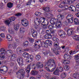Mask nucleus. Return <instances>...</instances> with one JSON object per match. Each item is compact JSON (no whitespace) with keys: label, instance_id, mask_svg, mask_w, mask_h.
I'll use <instances>...</instances> for the list:
<instances>
[{"label":"nucleus","instance_id":"obj_1","mask_svg":"<svg viewBox=\"0 0 79 79\" xmlns=\"http://www.w3.org/2000/svg\"><path fill=\"white\" fill-rule=\"evenodd\" d=\"M56 61L53 59H50L44 64L45 69L49 72H53L56 69Z\"/></svg>","mask_w":79,"mask_h":79},{"label":"nucleus","instance_id":"obj_2","mask_svg":"<svg viewBox=\"0 0 79 79\" xmlns=\"http://www.w3.org/2000/svg\"><path fill=\"white\" fill-rule=\"evenodd\" d=\"M23 55L24 58H26L28 59V60L27 61V63H31L32 61L33 58H34V57L32 55H29V53L26 52H24Z\"/></svg>","mask_w":79,"mask_h":79},{"label":"nucleus","instance_id":"obj_3","mask_svg":"<svg viewBox=\"0 0 79 79\" xmlns=\"http://www.w3.org/2000/svg\"><path fill=\"white\" fill-rule=\"evenodd\" d=\"M56 30L55 29L52 30H47L46 31V32L47 34H52V35L54 37L56 36V34L55 32Z\"/></svg>","mask_w":79,"mask_h":79},{"label":"nucleus","instance_id":"obj_4","mask_svg":"<svg viewBox=\"0 0 79 79\" xmlns=\"http://www.w3.org/2000/svg\"><path fill=\"white\" fill-rule=\"evenodd\" d=\"M76 0H64L62 2L61 4L64 5H65L67 3H69L70 5L72 4Z\"/></svg>","mask_w":79,"mask_h":79},{"label":"nucleus","instance_id":"obj_5","mask_svg":"<svg viewBox=\"0 0 79 79\" xmlns=\"http://www.w3.org/2000/svg\"><path fill=\"white\" fill-rule=\"evenodd\" d=\"M31 33L32 37H33L34 38L37 37L38 33L37 31L35 30L34 29H32L31 30Z\"/></svg>","mask_w":79,"mask_h":79},{"label":"nucleus","instance_id":"obj_6","mask_svg":"<svg viewBox=\"0 0 79 79\" xmlns=\"http://www.w3.org/2000/svg\"><path fill=\"white\" fill-rule=\"evenodd\" d=\"M58 21L59 20L58 19H55V18H52L50 20V23L53 25H55V23L56 24L57 23H58Z\"/></svg>","mask_w":79,"mask_h":79},{"label":"nucleus","instance_id":"obj_7","mask_svg":"<svg viewBox=\"0 0 79 79\" xmlns=\"http://www.w3.org/2000/svg\"><path fill=\"white\" fill-rule=\"evenodd\" d=\"M21 21H22V23H23V24L22 23V24L23 26H25V27L27 26L28 24H29V22L26 19H24L21 20Z\"/></svg>","mask_w":79,"mask_h":79},{"label":"nucleus","instance_id":"obj_8","mask_svg":"<svg viewBox=\"0 0 79 79\" xmlns=\"http://www.w3.org/2000/svg\"><path fill=\"white\" fill-rule=\"evenodd\" d=\"M67 34L68 36H70L71 35H73L74 34V31L71 29H69L67 31Z\"/></svg>","mask_w":79,"mask_h":79},{"label":"nucleus","instance_id":"obj_9","mask_svg":"<svg viewBox=\"0 0 79 79\" xmlns=\"http://www.w3.org/2000/svg\"><path fill=\"white\" fill-rule=\"evenodd\" d=\"M36 65L38 67V68H42L44 66V64L42 62H37L36 63Z\"/></svg>","mask_w":79,"mask_h":79},{"label":"nucleus","instance_id":"obj_10","mask_svg":"<svg viewBox=\"0 0 79 79\" xmlns=\"http://www.w3.org/2000/svg\"><path fill=\"white\" fill-rule=\"evenodd\" d=\"M57 18L59 21H61L64 19V15H57Z\"/></svg>","mask_w":79,"mask_h":79},{"label":"nucleus","instance_id":"obj_11","mask_svg":"<svg viewBox=\"0 0 79 79\" xmlns=\"http://www.w3.org/2000/svg\"><path fill=\"white\" fill-rule=\"evenodd\" d=\"M62 26L61 21H59L56 24V28H60Z\"/></svg>","mask_w":79,"mask_h":79},{"label":"nucleus","instance_id":"obj_12","mask_svg":"<svg viewBox=\"0 0 79 79\" xmlns=\"http://www.w3.org/2000/svg\"><path fill=\"white\" fill-rule=\"evenodd\" d=\"M69 9L71 11H76V7L72 5L70 6L69 8Z\"/></svg>","mask_w":79,"mask_h":79},{"label":"nucleus","instance_id":"obj_13","mask_svg":"<svg viewBox=\"0 0 79 79\" xmlns=\"http://www.w3.org/2000/svg\"><path fill=\"white\" fill-rule=\"evenodd\" d=\"M46 44L47 45H47H48V46H49L50 47H51V46H52L53 42H52V41L50 40H48L46 41Z\"/></svg>","mask_w":79,"mask_h":79},{"label":"nucleus","instance_id":"obj_14","mask_svg":"<svg viewBox=\"0 0 79 79\" xmlns=\"http://www.w3.org/2000/svg\"><path fill=\"white\" fill-rule=\"evenodd\" d=\"M3 67H5L4 69H0V73H2V71H3L4 72V73H6L8 71V67H6L5 65H3Z\"/></svg>","mask_w":79,"mask_h":79},{"label":"nucleus","instance_id":"obj_15","mask_svg":"<svg viewBox=\"0 0 79 79\" xmlns=\"http://www.w3.org/2000/svg\"><path fill=\"white\" fill-rule=\"evenodd\" d=\"M49 22L45 21V22H44V23L43 25V28L44 29H47V27L48 25H49Z\"/></svg>","mask_w":79,"mask_h":79},{"label":"nucleus","instance_id":"obj_16","mask_svg":"<svg viewBox=\"0 0 79 79\" xmlns=\"http://www.w3.org/2000/svg\"><path fill=\"white\" fill-rule=\"evenodd\" d=\"M17 62L19 65H21L23 63V60L22 58L20 57L18 58L17 60Z\"/></svg>","mask_w":79,"mask_h":79},{"label":"nucleus","instance_id":"obj_17","mask_svg":"<svg viewBox=\"0 0 79 79\" xmlns=\"http://www.w3.org/2000/svg\"><path fill=\"white\" fill-rule=\"evenodd\" d=\"M19 72L20 73H21L22 76V77H23L26 74V72L24 71V70L23 69H20L19 70Z\"/></svg>","mask_w":79,"mask_h":79},{"label":"nucleus","instance_id":"obj_18","mask_svg":"<svg viewBox=\"0 0 79 79\" xmlns=\"http://www.w3.org/2000/svg\"><path fill=\"white\" fill-rule=\"evenodd\" d=\"M16 52L18 55H19L23 52V49L21 48H17Z\"/></svg>","mask_w":79,"mask_h":79},{"label":"nucleus","instance_id":"obj_19","mask_svg":"<svg viewBox=\"0 0 79 79\" xmlns=\"http://www.w3.org/2000/svg\"><path fill=\"white\" fill-rule=\"evenodd\" d=\"M64 59L65 60H71V56L68 54H65L64 55Z\"/></svg>","mask_w":79,"mask_h":79},{"label":"nucleus","instance_id":"obj_20","mask_svg":"<svg viewBox=\"0 0 79 79\" xmlns=\"http://www.w3.org/2000/svg\"><path fill=\"white\" fill-rule=\"evenodd\" d=\"M30 73L32 76H36V75L38 74V72L35 70H32L31 71Z\"/></svg>","mask_w":79,"mask_h":79},{"label":"nucleus","instance_id":"obj_21","mask_svg":"<svg viewBox=\"0 0 79 79\" xmlns=\"http://www.w3.org/2000/svg\"><path fill=\"white\" fill-rule=\"evenodd\" d=\"M45 20H46V19L44 17L40 18V22L41 23V25H43V24L45 21Z\"/></svg>","mask_w":79,"mask_h":79},{"label":"nucleus","instance_id":"obj_22","mask_svg":"<svg viewBox=\"0 0 79 79\" xmlns=\"http://www.w3.org/2000/svg\"><path fill=\"white\" fill-rule=\"evenodd\" d=\"M52 50V52L54 53L56 55H58L60 53V52H59V51L57 50L55 48H53V49H51Z\"/></svg>","mask_w":79,"mask_h":79},{"label":"nucleus","instance_id":"obj_23","mask_svg":"<svg viewBox=\"0 0 79 79\" xmlns=\"http://www.w3.org/2000/svg\"><path fill=\"white\" fill-rule=\"evenodd\" d=\"M6 54L5 50L3 48L0 49V55H5Z\"/></svg>","mask_w":79,"mask_h":79},{"label":"nucleus","instance_id":"obj_24","mask_svg":"<svg viewBox=\"0 0 79 79\" xmlns=\"http://www.w3.org/2000/svg\"><path fill=\"white\" fill-rule=\"evenodd\" d=\"M73 77L76 78V79L79 78V72L74 73L73 75Z\"/></svg>","mask_w":79,"mask_h":79},{"label":"nucleus","instance_id":"obj_25","mask_svg":"<svg viewBox=\"0 0 79 79\" xmlns=\"http://www.w3.org/2000/svg\"><path fill=\"white\" fill-rule=\"evenodd\" d=\"M6 54L8 55L9 56H10L13 55V52L11 50H8L6 52Z\"/></svg>","mask_w":79,"mask_h":79},{"label":"nucleus","instance_id":"obj_26","mask_svg":"<svg viewBox=\"0 0 79 79\" xmlns=\"http://www.w3.org/2000/svg\"><path fill=\"white\" fill-rule=\"evenodd\" d=\"M34 48L35 49L36 48V50L39 49V48H38V47H39V41H36V42L34 43Z\"/></svg>","mask_w":79,"mask_h":79},{"label":"nucleus","instance_id":"obj_27","mask_svg":"<svg viewBox=\"0 0 79 79\" xmlns=\"http://www.w3.org/2000/svg\"><path fill=\"white\" fill-rule=\"evenodd\" d=\"M4 23L5 24L7 25V26H8V27H10V26H11V24H10V23H11V22L9 19L5 21Z\"/></svg>","mask_w":79,"mask_h":79},{"label":"nucleus","instance_id":"obj_28","mask_svg":"<svg viewBox=\"0 0 79 79\" xmlns=\"http://www.w3.org/2000/svg\"><path fill=\"white\" fill-rule=\"evenodd\" d=\"M13 6V3L11 2H8L7 4V6L9 8H11Z\"/></svg>","mask_w":79,"mask_h":79},{"label":"nucleus","instance_id":"obj_29","mask_svg":"<svg viewBox=\"0 0 79 79\" xmlns=\"http://www.w3.org/2000/svg\"><path fill=\"white\" fill-rule=\"evenodd\" d=\"M6 38L7 40H9V41H11L13 40L12 36L10 35H7L6 36Z\"/></svg>","mask_w":79,"mask_h":79},{"label":"nucleus","instance_id":"obj_30","mask_svg":"<svg viewBox=\"0 0 79 79\" xmlns=\"http://www.w3.org/2000/svg\"><path fill=\"white\" fill-rule=\"evenodd\" d=\"M57 69H58V67L53 72V74L54 75L59 76L60 75V73H59V72Z\"/></svg>","mask_w":79,"mask_h":79},{"label":"nucleus","instance_id":"obj_31","mask_svg":"<svg viewBox=\"0 0 79 79\" xmlns=\"http://www.w3.org/2000/svg\"><path fill=\"white\" fill-rule=\"evenodd\" d=\"M67 19H74L73 15H68L66 18Z\"/></svg>","mask_w":79,"mask_h":79},{"label":"nucleus","instance_id":"obj_32","mask_svg":"<svg viewBox=\"0 0 79 79\" xmlns=\"http://www.w3.org/2000/svg\"><path fill=\"white\" fill-rule=\"evenodd\" d=\"M43 10H44V11H45L46 12H49V11H50V8L48 7L45 8L44 7Z\"/></svg>","mask_w":79,"mask_h":79},{"label":"nucleus","instance_id":"obj_33","mask_svg":"<svg viewBox=\"0 0 79 79\" xmlns=\"http://www.w3.org/2000/svg\"><path fill=\"white\" fill-rule=\"evenodd\" d=\"M36 21L35 22L34 21V22L37 26H39L40 24H41L40 20H38V18H36Z\"/></svg>","mask_w":79,"mask_h":79},{"label":"nucleus","instance_id":"obj_34","mask_svg":"<svg viewBox=\"0 0 79 79\" xmlns=\"http://www.w3.org/2000/svg\"><path fill=\"white\" fill-rule=\"evenodd\" d=\"M16 55L15 54H13L12 55V56H11L10 57V59L11 60H12V61H15L16 59H15V58H16Z\"/></svg>","mask_w":79,"mask_h":79},{"label":"nucleus","instance_id":"obj_35","mask_svg":"<svg viewBox=\"0 0 79 79\" xmlns=\"http://www.w3.org/2000/svg\"><path fill=\"white\" fill-rule=\"evenodd\" d=\"M23 47H27L29 45V42L26 41L24 43H23Z\"/></svg>","mask_w":79,"mask_h":79},{"label":"nucleus","instance_id":"obj_36","mask_svg":"<svg viewBox=\"0 0 79 79\" xmlns=\"http://www.w3.org/2000/svg\"><path fill=\"white\" fill-rule=\"evenodd\" d=\"M19 27V26L18 24H16L14 26V29L15 31H18Z\"/></svg>","mask_w":79,"mask_h":79},{"label":"nucleus","instance_id":"obj_37","mask_svg":"<svg viewBox=\"0 0 79 79\" xmlns=\"http://www.w3.org/2000/svg\"><path fill=\"white\" fill-rule=\"evenodd\" d=\"M74 23L75 24H79V20L77 18L74 19Z\"/></svg>","mask_w":79,"mask_h":79},{"label":"nucleus","instance_id":"obj_38","mask_svg":"<svg viewBox=\"0 0 79 79\" xmlns=\"http://www.w3.org/2000/svg\"><path fill=\"white\" fill-rule=\"evenodd\" d=\"M52 39L53 41L55 42H58V39L56 37H53L52 38Z\"/></svg>","mask_w":79,"mask_h":79},{"label":"nucleus","instance_id":"obj_39","mask_svg":"<svg viewBox=\"0 0 79 79\" xmlns=\"http://www.w3.org/2000/svg\"><path fill=\"white\" fill-rule=\"evenodd\" d=\"M25 28H20L19 29L20 33H23L25 32Z\"/></svg>","mask_w":79,"mask_h":79},{"label":"nucleus","instance_id":"obj_40","mask_svg":"<svg viewBox=\"0 0 79 79\" xmlns=\"http://www.w3.org/2000/svg\"><path fill=\"white\" fill-rule=\"evenodd\" d=\"M64 32V31L61 30H58V34L60 36L62 35V34Z\"/></svg>","mask_w":79,"mask_h":79},{"label":"nucleus","instance_id":"obj_41","mask_svg":"<svg viewBox=\"0 0 79 79\" xmlns=\"http://www.w3.org/2000/svg\"><path fill=\"white\" fill-rule=\"evenodd\" d=\"M43 15H44L45 17H46L48 18V16L49 15V13L44 12L43 13Z\"/></svg>","mask_w":79,"mask_h":79},{"label":"nucleus","instance_id":"obj_42","mask_svg":"<svg viewBox=\"0 0 79 79\" xmlns=\"http://www.w3.org/2000/svg\"><path fill=\"white\" fill-rule=\"evenodd\" d=\"M16 19V18L13 17H11L9 18V20L10 21V22H12V21H14Z\"/></svg>","mask_w":79,"mask_h":79},{"label":"nucleus","instance_id":"obj_43","mask_svg":"<svg viewBox=\"0 0 79 79\" xmlns=\"http://www.w3.org/2000/svg\"><path fill=\"white\" fill-rule=\"evenodd\" d=\"M60 37H63V38L66 37V34L65 32H64Z\"/></svg>","mask_w":79,"mask_h":79},{"label":"nucleus","instance_id":"obj_44","mask_svg":"<svg viewBox=\"0 0 79 79\" xmlns=\"http://www.w3.org/2000/svg\"><path fill=\"white\" fill-rule=\"evenodd\" d=\"M69 61H68L66 60H64L63 63L64 64H69Z\"/></svg>","mask_w":79,"mask_h":79},{"label":"nucleus","instance_id":"obj_45","mask_svg":"<svg viewBox=\"0 0 79 79\" xmlns=\"http://www.w3.org/2000/svg\"><path fill=\"white\" fill-rule=\"evenodd\" d=\"M36 65L35 64H32L31 65V68L32 69H34L35 70V69L36 68H37Z\"/></svg>","mask_w":79,"mask_h":79},{"label":"nucleus","instance_id":"obj_46","mask_svg":"<svg viewBox=\"0 0 79 79\" xmlns=\"http://www.w3.org/2000/svg\"><path fill=\"white\" fill-rule=\"evenodd\" d=\"M42 47H47V44H46V41L45 42L44 41L42 42Z\"/></svg>","mask_w":79,"mask_h":79},{"label":"nucleus","instance_id":"obj_47","mask_svg":"<svg viewBox=\"0 0 79 79\" xmlns=\"http://www.w3.org/2000/svg\"><path fill=\"white\" fill-rule=\"evenodd\" d=\"M29 40L31 44H33V43H34V39L32 38H29Z\"/></svg>","mask_w":79,"mask_h":79},{"label":"nucleus","instance_id":"obj_48","mask_svg":"<svg viewBox=\"0 0 79 79\" xmlns=\"http://www.w3.org/2000/svg\"><path fill=\"white\" fill-rule=\"evenodd\" d=\"M57 69L59 72H60H60H62L63 71V68L62 67H59V69Z\"/></svg>","mask_w":79,"mask_h":79},{"label":"nucleus","instance_id":"obj_49","mask_svg":"<svg viewBox=\"0 0 79 79\" xmlns=\"http://www.w3.org/2000/svg\"><path fill=\"white\" fill-rule=\"evenodd\" d=\"M66 73H63L61 75L60 77H61V78H64L66 77Z\"/></svg>","mask_w":79,"mask_h":79},{"label":"nucleus","instance_id":"obj_50","mask_svg":"<svg viewBox=\"0 0 79 79\" xmlns=\"http://www.w3.org/2000/svg\"><path fill=\"white\" fill-rule=\"evenodd\" d=\"M8 60H4L2 61V64H6L8 63Z\"/></svg>","mask_w":79,"mask_h":79},{"label":"nucleus","instance_id":"obj_51","mask_svg":"<svg viewBox=\"0 0 79 79\" xmlns=\"http://www.w3.org/2000/svg\"><path fill=\"white\" fill-rule=\"evenodd\" d=\"M4 58H5V55H2L0 56V60H3L4 59Z\"/></svg>","mask_w":79,"mask_h":79},{"label":"nucleus","instance_id":"obj_52","mask_svg":"<svg viewBox=\"0 0 79 79\" xmlns=\"http://www.w3.org/2000/svg\"><path fill=\"white\" fill-rule=\"evenodd\" d=\"M73 19H67V20L69 23H73Z\"/></svg>","mask_w":79,"mask_h":79},{"label":"nucleus","instance_id":"obj_53","mask_svg":"<svg viewBox=\"0 0 79 79\" xmlns=\"http://www.w3.org/2000/svg\"><path fill=\"white\" fill-rule=\"evenodd\" d=\"M54 28V26L53 25H49L48 26V29H53Z\"/></svg>","mask_w":79,"mask_h":79},{"label":"nucleus","instance_id":"obj_54","mask_svg":"<svg viewBox=\"0 0 79 79\" xmlns=\"http://www.w3.org/2000/svg\"><path fill=\"white\" fill-rule=\"evenodd\" d=\"M74 57L75 58V59L77 60L79 59V54H78L74 56Z\"/></svg>","mask_w":79,"mask_h":79},{"label":"nucleus","instance_id":"obj_55","mask_svg":"<svg viewBox=\"0 0 79 79\" xmlns=\"http://www.w3.org/2000/svg\"><path fill=\"white\" fill-rule=\"evenodd\" d=\"M4 8V6L3 5V3L1 2L0 3V8L1 9H3Z\"/></svg>","mask_w":79,"mask_h":79},{"label":"nucleus","instance_id":"obj_56","mask_svg":"<svg viewBox=\"0 0 79 79\" xmlns=\"http://www.w3.org/2000/svg\"><path fill=\"white\" fill-rule=\"evenodd\" d=\"M35 15H36V16H40V15H41V13L40 12H36L35 13Z\"/></svg>","mask_w":79,"mask_h":79},{"label":"nucleus","instance_id":"obj_57","mask_svg":"<svg viewBox=\"0 0 79 79\" xmlns=\"http://www.w3.org/2000/svg\"><path fill=\"white\" fill-rule=\"evenodd\" d=\"M8 31L9 33H10V34L12 33V30H11V27H9L8 29Z\"/></svg>","mask_w":79,"mask_h":79},{"label":"nucleus","instance_id":"obj_58","mask_svg":"<svg viewBox=\"0 0 79 79\" xmlns=\"http://www.w3.org/2000/svg\"><path fill=\"white\" fill-rule=\"evenodd\" d=\"M38 47H42V42L40 40H38Z\"/></svg>","mask_w":79,"mask_h":79},{"label":"nucleus","instance_id":"obj_59","mask_svg":"<svg viewBox=\"0 0 79 79\" xmlns=\"http://www.w3.org/2000/svg\"><path fill=\"white\" fill-rule=\"evenodd\" d=\"M35 58L37 60H40V56L39 55H37L36 56Z\"/></svg>","mask_w":79,"mask_h":79},{"label":"nucleus","instance_id":"obj_60","mask_svg":"<svg viewBox=\"0 0 79 79\" xmlns=\"http://www.w3.org/2000/svg\"><path fill=\"white\" fill-rule=\"evenodd\" d=\"M64 68L65 70L66 71L67 70H69V68L67 66H65V67H64Z\"/></svg>","mask_w":79,"mask_h":79},{"label":"nucleus","instance_id":"obj_61","mask_svg":"<svg viewBox=\"0 0 79 79\" xmlns=\"http://www.w3.org/2000/svg\"><path fill=\"white\" fill-rule=\"evenodd\" d=\"M75 37H76L75 40H76L79 41V36L78 35H76V36H75Z\"/></svg>","mask_w":79,"mask_h":79},{"label":"nucleus","instance_id":"obj_62","mask_svg":"<svg viewBox=\"0 0 79 79\" xmlns=\"http://www.w3.org/2000/svg\"><path fill=\"white\" fill-rule=\"evenodd\" d=\"M31 64L28 65L27 67V69L31 70Z\"/></svg>","mask_w":79,"mask_h":79},{"label":"nucleus","instance_id":"obj_63","mask_svg":"<svg viewBox=\"0 0 79 79\" xmlns=\"http://www.w3.org/2000/svg\"><path fill=\"white\" fill-rule=\"evenodd\" d=\"M12 47L14 48V49H15L16 48V47H17V46L16 44H12Z\"/></svg>","mask_w":79,"mask_h":79},{"label":"nucleus","instance_id":"obj_64","mask_svg":"<svg viewBox=\"0 0 79 79\" xmlns=\"http://www.w3.org/2000/svg\"><path fill=\"white\" fill-rule=\"evenodd\" d=\"M0 36H1V37H2V38H4L5 37V34L4 33H2L0 34Z\"/></svg>","mask_w":79,"mask_h":79}]
</instances>
